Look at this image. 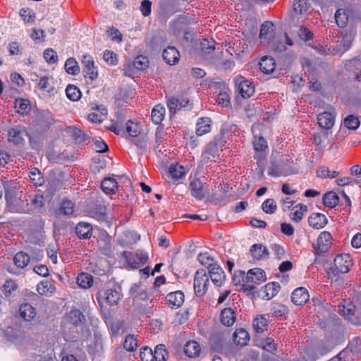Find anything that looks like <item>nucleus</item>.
<instances>
[{"label":"nucleus","mask_w":361,"mask_h":361,"mask_svg":"<svg viewBox=\"0 0 361 361\" xmlns=\"http://www.w3.org/2000/svg\"><path fill=\"white\" fill-rule=\"evenodd\" d=\"M338 312L341 316L354 325L361 324V298L356 303L350 299H344L338 305Z\"/></svg>","instance_id":"1"},{"label":"nucleus","mask_w":361,"mask_h":361,"mask_svg":"<svg viewBox=\"0 0 361 361\" xmlns=\"http://www.w3.org/2000/svg\"><path fill=\"white\" fill-rule=\"evenodd\" d=\"M352 264V258L349 254L337 255L334 258V264L327 271L329 279L337 281L339 275L348 273Z\"/></svg>","instance_id":"2"},{"label":"nucleus","mask_w":361,"mask_h":361,"mask_svg":"<svg viewBox=\"0 0 361 361\" xmlns=\"http://www.w3.org/2000/svg\"><path fill=\"white\" fill-rule=\"evenodd\" d=\"M224 140L221 137H214L207 146L204 152L202 154V160L204 162L209 161H216L220 153L222 152Z\"/></svg>","instance_id":"3"},{"label":"nucleus","mask_w":361,"mask_h":361,"mask_svg":"<svg viewBox=\"0 0 361 361\" xmlns=\"http://www.w3.org/2000/svg\"><path fill=\"white\" fill-rule=\"evenodd\" d=\"M122 256L132 269H138L144 265L149 259L147 253L141 250H137L135 252L124 251Z\"/></svg>","instance_id":"4"},{"label":"nucleus","mask_w":361,"mask_h":361,"mask_svg":"<svg viewBox=\"0 0 361 361\" xmlns=\"http://www.w3.org/2000/svg\"><path fill=\"white\" fill-rule=\"evenodd\" d=\"M209 283V276L204 269H198L194 277V291L197 297L205 295Z\"/></svg>","instance_id":"5"},{"label":"nucleus","mask_w":361,"mask_h":361,"mask_svg":"<svg viewBox=\"0 0 361 361\" xmlns=\"http://www.w3.org/2000/svg\"><path fill=\"white\" fill-rule=\"evenodd\" d=\"M121 293L116 286L111 287L106 285L104 288L99 290L97 293V299L102 298L110 306L118 305L121 299Z\"/></svg>","instance_id":"6"},{"label":"nucleus","mask_w":361,"mask_h":361,"mask_svg":"<svg viewBox=\"0 0 361 361\" xmlns=\"http://www.w3.org/2000/svg\"><path fill=\"white\" fill-rule=\"evenodd\" d=\"M252 144L255 151L254 158L256 159L257 165L262 166L266 160V152L268 149L267 142L262 136H255Z\"/></svg>","instance_id":"7"},{"label":"nucleus","mask_w":361,"mask_h":361,"mask_svg":"<svg viewBox=\"0 0 361 361\" xmlns=\"http://www.w3.org/2000/svg\"><path fill=\"white\" fill-rule=\"evenodd\" d=\"M267 280L265 271L260 268H254L247 272V288L253 289Z\"/></svg>","instance_id":"8"},{"label":"nucleus","mask_w":361,"mask_h":361,"mask_svg":"<svg viewBox=\"0 0 361 361\" xmlns=\"http://www.w3.org/2000/svg\"><path fill=\"white\" fill-rule=\"evenodd\" d=\"M275 37V28L272 22L265 21L260 27L259 39L260 43L264 45L271 44Z\"/></svg>","instance_id":"9"},{"label":"nucleus","mask_w":361,"mask_h":361,"mask_svg":"<svg viewBox=\"0 0 361 361\" xmlns=\"http://www.w3.org/2000/svg\"><path fill=\"white\" fill-rule=\"evenodd\" d=\"M81 63L83 66L85 78L94 80L98 77L97 68L94 65L92 56L90 55H83Z\"/></svg>","instance_id":"10"},{"label":"nucleus","mask_w":361,"mask_h":361,"mask_svg":"<svg viewBox=\"0 0 361 361\" xmlns=\"http://www.w3.org/2000/svg\"><path fill=\"white\" fill-rule=\"evenodd\" d=\"M293 173L291 167L285 164L283 161L281 163L272 162L268 170V175L272 177L287 176Z\"/></svg>","instance_id":"11"},{"label":"nucleus","mask_w":361,"mask_h":361,"mask_svg":"<svg viewBox=\"0 0 361 361\" xmlns=\"http://www.w3.org/2000/svg\"><path fill=\"white\" fill-rule=\"evenodd\" d=\"M332 236L328 231L322 232L317 238V246L314 249L317 252H326L331 245Z\"/></svg>","instance_id":"12"},{"label":"nucleus","mask_w":361,"mask_h":361,"mask_svg":"<svg viewBox=\"0 0 361 361\" xmlns=\"http://www.w3.org/2000/svg\"><path fill=\"white\" fill-rule=\"evenodd\" d=\"M186 173L187 171L183 166L178 164H172L169 169L167 181L169 183L175 184L179 179L185 177Z\"/></svg>","instance_id":"13"},{"label":"nucleus","mask_w":361,"mask_h":361,"mask_svg":"<svg viewBox=\"0 0 361 361\" xmlns=\"http://www.w3.org/2000/svg\"><path fill=\"white\" fill-rule=\"evenodd\" d=\"M335 116L336 113L335 111L329 112V111H324L321 114H319L317 116V121L319 126L321 128L329 130L331 129L335 121Z\"/></svg>","instance_id":"14"},{"label":"nucleus","mask_w":361,"mask_h":361,"mask_svg":"<svg viewBox=\"0 0 361 361\" xmlns=\"http://www.w3.org/2000/svg\"><path fill=\"white\" fill-rule=\"evenodd\" d=\"M212 283L218 287L222 286L226 281V275L223 269L219 266H214L209 271Z\"/></svg>","instance_id":"15"},{"label":"nucleus","mask_w":361,"mask_h":361,"mask_svg":"<svg viewBox=\"0 0 361 361\" xmlns=\"http://www.w3.org/2000/svg\"><path fill=\"white\" fill-rule=\"evenodd\" d=\"M309 299V293L304 287L297 288L293 291L291 295V301L296 305H303Z\"/></svg>","instance_id":"16"},{"label":"nucleus","mask_w":361,"mask_h":361,"mask_svg":"<svg viewBox=\"0 0 361 361\" xmlns=\"http://www.w3.org/2000/svg\"><path fill=\"white\" fill-rule=\"evenodd\" d=\"M351 14L352 11L349 8H340L337 9L334 16L336 25L341 28L345 27Z\"/></svg>","instance_id":"17"},{"label":"nucleus","mask_w":361,"mask_h":361,"mask_svg":"<svg viewBox=\"0 0 361 361\" xmlns=\"http://www.w3.org/2000/svg\"><path fill=\"white\" fill-rule=\"evenodd\" d=\"M328 223L326 216L321 213H312L308 217V224L310 226L314 229H321L324 228Z\"/></svg>","instance_id":"18"},{"label":"nucleus","mask_w":361,"mask_h":361,"mask_svg":"<svg viewBox=\"0 0 361 361\" xmlns=\"http://www.w3.org/2000/svg\"><path fill=\"white\" fill-rule=\"evenodd\" d=\"M191 195L198 200H202L205 197L204 191V185L199 178H194L190 180L189 184Z\"/></svg>","instance_id":"19"},{"label":"nucleus","mask_w":361,"mask_h":361,"mask_svg":"<svg viewBox=\"0 0 361 361\" xmlns=\"http://www.w3.org/2000/svg\"><path fill=\"white\" fill-rule=\"evenodd\" d=\"M162 56L166 63L171 66L176 64L180 59L178 50L172 46H169L164 50Z\"/></svg>","instance_id":"20"},{"label":"nucleus","mask_w":361,"mask_h":361,"mask_svg":"<svg viewBox=\"0 0 361 361\" xmlns=\"http://www.w3.org/2000/svg\"><path fill=\"white\" fill-rule=\"evenodd\" d=\"M66 319L68 323L74 326L84 324L85 322V315L80 310L76 308H73L66 313Z\"/></svg>","instance_id":"21"},{"label":"nucleus","mask_w":361,"mask_h":361,"mask_svg":"<svg viewBox=\"0 0 361 361\" xmlns=\"http://www.w3.org/2000/svg\"><path fill=\"white\" fill-rule=\"evenodd\" d=\"M184 298V294L180 290L170 293L166 295L168 305L173 309H177L183 305Z\"/></svg>","instance_id":"22"},{"label":"nucleus","mask_w":361,"mask_h":361,"mask_svg":"<svg viewBox=\"0 0 361 361\" xmlns=\"http://www.w3.org/2000/svg\"><path fill=\"white\" fill-rule=\"evenodd\" d=\"M250 252L254 260H263L269 257L268 249L262 244H254L250 248Z\"/></svg>","instance_id":"23"},{"label":"nucleus","mask_w":361,"mask_h":361,"mask_svg":"<svg viewBox=\"0 0 361 361\" xmlns=\"http://www.w3.org/2000/svg\"><path fill=\"white\" fill-rule=\"evenodd\" d=\"M235 312L231 307L223 309L220 314V321L225 326H231L235 322Z\"/></svg>","instance_id":"24"},{"label":"nucleus","mask_w":361,"mask_h":361,"mask_svg":"<svg viewBox=\"0 0 361 361\" xmlns=\"http://www.w3.org/2000/svg\"><path fill=\"white\" fill-rule=\"evenodd\" d=\"M75 232L80 239H90L92 235V226L86 222H79L75 226Z\"/></svg>","instance_id":"25"},{"label":"nucleus","mask_w":361,"mask_h":361,"mask_svg":"<svg viewBox=\"0 0 361 361\" xmlns=\"http://www.w3.org/2000/svg\"><path fill=\"white\" fill-rule=\"evenodd\" d=\"M56 290L55 286L49 281H42L37 285V293L43 296L50 297Z\"/></svg>","instance_id":"26"},{"label":"nucleus","mask_w":361,"mask_h":361,"mask_svg":"<svg viewBox=\"0 0 361 361\" xmlns=\"http://www.w3.org/2000/svg\"><path fill=\"white\" fill-rule=\"evenodd\" d=\"M259 66L264 73L269 74L275 70V60L271 56H264L259 62Z\"/></svg>","instance_id":"27"},{"label":"nucleus","mask_w":361,"mask_h":361,"mask_svg":"<svg viewBox=\"0 0 361 361\" xmlns=\"http://www.w3.org/2000/svg\"><path fill=\"white\" fill-rule=\"evenodd\" d=\"M238 92L243 98H250L255 93L253 84L247 80H243L238 84Z\"/></svg>","instance_id":"28"},{"label":"nucleus","mask_w":361,"mask_h":361,"mask_svg":"<svg viewBox=\"0 0 361 361\" xmlns=\"http://www.w3.org/2000/svg\"><path fill=\"white\" fill-rule=\"evenodd\" d=\"M89 214L91 217L100 222L107 219L106 207L104 205H96L90 210Z\"/></svg>","instance_id":"29"},{"label":"nucleus","mask_w":361,"mask_h":361,"mask_svg":"<svg viewBox=\"0 0 361 361\" xmlns=\"http://www.w3.org/2000/svg\"><path fill=\"white\" fill-rule=\"evenodd\" d=\"M233 342L237 345L245 346L250 341V335L244 329H238L233 333Z\"/></svg>","instance_id":"30"},{"label":"nucleus","mask_w":361,"mask_h":361,"mask_svg":"<svg viewBox=\"0 0 361 361\" xmlns=\"http://www.w3.org/2000/svg\"><path fill=\"white\" fill-rule=\"evenodd\" d=\"M107 114V110L102 106H97L92 111L88 114L87 118L91 123H100L103 121L104 117Z\"/></svg>","instance_id":"31"},{"label":"nucleus","mask_w":361,"mask_h":361,"mask_svg":"<svg viewBox=\"0 0 361 361\" xmlns=\"http://www.w3.org/2000/svg\"><path fill=\"white\" fill-rule=\"evenodd\" d=\"M211 130V119L208 117H203L198 119L196 124V134L202 136Z\"/></svg>","instance_id":"32"},{"label":"nucleus","mask_w":361,"mask_h":361,"mask_svg":"<svg viewBox=\"0 0 361 361\" xmlns=\"http://www.w3.org/2000/svg\"><path fill=\"white\" fill-rule=\"evenodd\" d=\"M19 312L21 317L25 321H30L36 316L35 308L29 303L22 304Z\"/></svg>","instance_id":"33"},{"label":"nucleus","mask_w":361,"mask_h":361,"mask_svg":"<svg viewBox=\"0 0 361 361\" xmlns=\"http://www.w3.org/2000/svg\"><path fill=\"white\" fill-rule=\"evenodd\" d=\"M280 288L281 286L278 282L268 283L264 286L263 292L265 295L262 298L266 300H271L279 292Z\"/></svg>","instance_id":"34"},{"label":"nucleus","mask_w":361,"mask_h":361,"mask_svg":"<svg viewBox=\"0 0 361 361\" xmlns=\"http://www.w3.org/2000/svg\"><path fill=\"white\" fill-rule=\"evenodd\" d=\"M8 140L16 145H23L24 138L21 130L16 128L9 129L8 132Z\"/></svg>","instance_id":"35"},{"label":"nucleus","mask_w":361,"mask_h":361,"mask_svg":"<svg viewBox=\"0 0 361 361\" xmlns=\"http://www.w3.org/2000/svg\"><path fill=\"white\" fill-rule=\"evenodd\" d=\"M130 145H135L137 152L142 154L147 149L148 140L146 135H138L137 137L130 138Z\"/></svg>","instance_id":"36"},{"label":"nucleus","mask_w":361,"mask_h":361,"mask_svg":"<svg viewBox=\"0 0 361 361\" xmlns=\"http://www.w3.org/2000/svg\"><path fill=\"white\" fill-rule=\"evenodd\" d=\"M102 189L106 194L111 195L116 193L118 184L113 178H105L101 183Z\"/></svg>","instance_id":"37"},{"label":"nucleus","mask_w":361,"mask_h":361,"mask_svg":"<svg viewBox=\"0 0 361 361\" xmlns=\"http://www.w3.org/2000/svg\"><path fill=\"white\" fill-rule=\"evenodd\" d=\"M200 344L195 341H188L184 347V352L189 357H195L200 353Z\"/></svg>","instance_id":"38"},{"label":"nucleus","mask_w":361,"mask_h":361,"mask_svg":"<svg viewBox=\"0 0 361 361\" xmlns=\"http://www.w3.org/2000/svg\"><path fill=\"white\" fill-rule=\"evenodd\" d=\"M165 116V108L161 104H157L154 106L151 113L152 121L156 124H160L164 120Z\"/></svg>","instance_id":"39"},{"label":"nucleus","mask_w":361,"mask_h":361,"mask_svg":"<svg viewBox=\"0 0 361 361\" xmlns=\"http://www.w3.org/2000/svg\"><path fill=\"white\" fill-rule=\"evenodd\" d=\"M189 103V100L180 101L178 98L171 97L167 101V106L169 108L171 114H174L177 110L180 109L183 107H185Z\"/></svg>","instance_id":"40"},{"label":"nucleus","mask_w":361,"mask_h":361,"mask_svg":"<svg viewBox=\"0 0 361 361\" xmlns=\"http://www.w3.org/2000/svg\"><path fill=\"white\" fill-rule=\"evenodd\" d=\"M76 282L80 288L87 289L92 286L94 280L92 275L82 272L78 275Z\"/></svg>","instance_id":"41"},{"label":"nucleus","mask_w":361,"mask_h":361,"mask_svg":"<svg viewBox=\"0 0 361 361\" xmlns=\"http://www.w3.org/2000/svg\"><path fill=\"white\" fill-rule=\"evenodd\" d=\"M322 201L324 206L334 208L338 204L339 198L336 192L330 191L323 195Z\"/></svg>","instance_id":"42"},{"label":"nucleus","mask_w":361,"mask_h":361,"mask_svg":"<svg viewBox=\"0 0 361 361\" xmlns=\"http://www.w3.org/2000/svg\"><path fill=\"white\" fill-rule=\"evenodd\" d=\"M293 212L291 213V219L296 223L300 221L304 214L307 212V207L305 204H298L293 208Z\"/></svg>","instance_id":"43"},{"label":"nucleus","mask_w":361,"mask_h":361,"mask_svg":"<svg viewBox=\"0 0 361 361\" xmlns=\"http://www.w3.org/2000/svg\"><path fill=\"white\" fill-rule=\"evenodd\" d=\"M130 293L133 300H147L148 299V294L140 286L135 284L131 287Z\"/></svg>","instance_id":"44"},{"label":"nucleus","mask_w":361,"mask_h":361,"mask_svg":"<svg viewBox=\"0 0 361 361\" xmlns=\"http://www.w3.org/2000/svg\"><path fill=\"white\" fill-rule=\"evenodd\" d=\"M154 361H166L169 353L165 345H157L153 351Z\"/></svg>","instance_id":"45"},{"label":"nucleus","mask_w":361,"mask_h":361,"mask_svg":"<svg viewBox=\"0 0 361 361\" xmlns=\"http://www.w3.org/2000/svg\"><path fill=\"white\" fill-rule=\"evenodd\" d=\"M252 324L255 331L258 334H261L267 329L268 322L263 316L258 315L254 319Z\"/></svg>","instance_id":"46"},{"label":"nucleus","mask_w":361,"mask_h":361,"mask_svg":"<svg viewBox=\"0 0 361 361\" xmlns=\"http://www.w3.org/2000/svg\"><path fill=\"white\" fill-rule=\"evenodd\" d=\"M13 262L17 267L25 268L30 262V256L24 252H19L15 255Z\"/></svg>","instance_id":"47"},{"label":"nucleus","mask_w":361,"mask_h":361,"mask_svg":"<svg viewBox=\"0 0 361 361\" xmlns=\"http://www.w3.org/2000/svg\"><path fill=\"white\" fill-rule=\"evenodd\" d=\"M215 42L212 39H203L200 42V51L202 56L214 52L215 49Z\"/></svg>","instance_id":"48"},{"label":"nucleus","mask_w":361,"mask_h":361,"mask_svg":"<svg viewBox=\"0 0 361 361\" xmlns=\"http://www.w3.org/2000/svg\"><path fill=\"white\" fill-rule=\"evenodd\" d=\"M67 97L73 102L78 101L82 96L80 89L74 85H68L66 88Z\"/></svg>","instance_id":"49"},{"label":"nucleus","mask_w":361,"mask_h":361,"mask_svg":"<svg viewBox=\"0 0 361 361\" xmlns=\"http://www.w3.org/2000/svg\"><path fill=\"white\" fill-rule=\"evenodd\" d=\"M293 7L295 14L302 15L309 9L310 3L308 0H294Z\"/></svg>","instance_id":"50"},{"label":"nucleus","mask_w":361,"mask_h":361,"mask_svg":"<svg viewBox=\"0 0 361 361\" xmlns=\"http://www.w3.org/2000/svg\"><path fill=\"white\" fill-rule=\"evenodd\" d=\"M29 177L31 182L36 186H41L44 183V178L41 171L37 168H32Z\"/></svg>","instance_id":"51"},{"label":"nucleus","mask_w":361,"mask_h":361,"mask_svg":"<svg viewBox=\"0 0 361 361\" xmlns=\"http://www.w3.org/2000/svg\"><path fill=\"white\" fill-rule=\"evenodd\" d=\"M317 176L318 178L324 179V178H334L337 177L339 174L338 172L336 171H331L329 167L323 166L320 167L316 171Z\"/></svg>","instance_id":"52"},{"label":"nucleus","mask_w":361,"mask_h":361,"mask_svg":"<svg viewBox=\"0 0 361 361\" xmlns=\"http://www.w3.org/2000/svg\"><path fill=\"white\" fill-rule=\"evenodd\" d=\"M197 259L202 265L207 267L209 270L214 266L217 265L214 263V258L208 252L200 253Z\"/></svg>","instance_id":"53"},{"label":"nucleus","mask_w":361,"mask_h":361,"mask_svg":"<svg viewBox=\"0 0 361 361\" xmlns=\"http://www.w3.org/2000/svg\"><path fill=\"white\" fill-rule=\"evenodd\" d=\"M235 286H242L247 288V274L241 270L235 271L232 277Z\"/></svg>","instance_id":"54"},{"label":"nucleus","mask_w":361,"mask_h":361,"mask_svg":"<svg viewBox=\"0 0 361 361\" xmlns=\"http://www.w3.org/2000/svg\"><path fill=\"white\" fill-rule=\"evenodd\" d=\"M66 71L71 75H75L80 72V67L74 58H69L65 62Z\"/></svg>","instance_id":"55"},{"label":"nucleus","mask_w":361,"mask_h":361,"mask_svg":"<svg viewBox=\"0 0 361 361\" xmlns=\"http://www.w3.org/2000/svg\"><path fill=\"white\" fill-rule=\"evenodd\" d=\"M16 111L22 115L27 114L30 110L29 101L25 99H18L15 102Z\"/></svg>","instance_id":"56"},{"label":"nucleus","mask_w":361,"mask_h":361,"mask_svg":"<svg viewBox=\"0 0 361 361\" xmlns=\"http://www.w3.org/2000/svg\"><path fill=\"white\" fill-rule=\"evenodd\" d=\"M126 126V131L131 138L137 137L140 134V128L137 123L128 120Z\"/></svg>","instance_id":"57"},{"label":"nucleus","mask_w":361,"mask_h":361,"mask_svg":"<svg viewBox=\"0 0 361 361\" xmlns=\"http://www.w3.org/2000/svg\"><path fill=\"white\" fill-rule=\"evenodd\" d=\"M54 122L53 117L49 114H47L38 119L37 124L42 130H47L54 124Z\"/></svg>","instance_id":"58"},{"label":"nucleus","mask_w":361,"mask_h":361,"mask_svg":"<svg viewBox=\"0 0 361 361\" xmlns=\"http://www.w3.org/2000/svg\"><path fill=\"white\" fill-rule=\"evenodd\" d=\"M343 123L346 128L353 130H357L360 125L359 118L354 115L347 116L344 119Z\"/></svg>","instance_id":"59"},{"label":"nucleus","mask_w":361,"mask_h":361,"mask_svg":"<svg viewBox=\"0 0 361 361\" xmlns=\"http://www.w3.org/2000/svg\"><path fill=\"white\" fill-rule=\"evenodd\" d=\"M262 209L264 212L268 214H272L275 213L277 209L276 201L272 198L267 199L262 204Z\"/></svg>","instance_id":"60"},{"label":"nucleus","mask_w":361,"mask_h":361,"mask_svg":"<svg viewBox=\"0 0 361 361\" xmlns=\"http://www.w3.org/2000/svg\"><path fill=\"white\" fill-rule=\"evenodd\" d=\"M137 347V342L134 336L131 334L126 336L123 342V348L128 351H134Z\"/></svg>","instance_id":"61"},{"label":"nucleus","mask_w":361,"mask_h":361,"mask_svg":"<svg viewBox=\"0 0 361 361\" xmlns=\"http://www.w3.org/2000/svg\"><path fill=\"white\" fill-rule=\"evenodd\" d=\"M59 209L64 215H71L74 212V203L69 200H63Z\"/></svg>","instance_id":"62"},{"label":"nucleus","mask_w":361,"mask_h":361,"mask_svg":"<svg viewBox=\"0 0 361 361\" xmlns=\"http://www.w3.org/2000/svg\"><path fill=\"white\" fill-rule=\"evenodd\" d=\"M149 65V60L147 57L139 55L137 56L133 61V66L134 67L140 71L145 70L148 67Z\"/></svg>","instance_id":"63"},{"label":"nucleus","mask_w":361,"mask_h":361,"mask_svg":"<svg viewBox=\"0 0 361 361\" xmlns=\"http://www.w3.org/2000/svg\"><path fill=\"white\" fill-rule=\"evenodd\" d=\"M142 361H154L153 350L148 346H142L140 350Z\"/></svg>","instance_id":"64"}]
</instances>
